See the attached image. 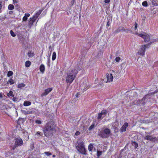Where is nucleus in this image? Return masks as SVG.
I'll use <instances>...</instances> for the list:
<instances>
[{
  "label": "nucleus",
  "instance_id": "41",
  "mask_svg": "<svg viewBox=\"0 0 158 158\" xmlns=\"http://www.w3.org/2000/svg\"><path fill=\"white\" fill-rule=\"evenodd\" d=\"M12 100L14 102H16L17 101L18 99L16 97H14L13 98Z\"/></svg>",
  "mask_w": 158,
  "mask_h": 158
},
{
  "label": "nucleus",
  "instance_id": "2",
  "mask_svg": "<svg viewBox=\"0 0 158 158\" xmlns=\"http://www.w3.org/2000/svg\"><path fill=\"white\" fill-rule=\"evenodd\" d=\"M54 124L52 121H50L46 124L43 130L45 136L49 137L53 135V131L55 129Z\"/></svg>",
  "mask_w": 158,
  "mask_h": 158
},
{
  "label": "nucleus",
  "instance_id": "59",
  "mask_svg": "<svg viewBox=\"0 0 158 158\" xmlns=\"http://www.w3.org/2000/svg\"><path fill=\"white\" fill-rule=\"evenodd\" d=\"M79 93H77L76 95V97H77L78 96V95L79 94H78Z\"/></svg>",
  "mask_w": 158,
  "mask_h": 158
},
{
  "label": "nucleus",
  "instance_id": "64",
  "mask_svg": "<svg viewBox=\"0 0 158 158\" xmlns=\"http://www.w3.org/2000/svg\"><path fill=\"white\" fill-rule=\"evenodd\" d=\"M142 105H144V103H143V104Z\"/></svg>",
  "mask_w": 158,
  "mask_h": 158
},
{
  "label": "nucleus",
  "instance_id": "31",
  "mask_svg": "<svg viewBox=\"0 0 158 158\" xmlns=\"http://www.w3.org/2000/svg\"><path fill=\"white\" fill-rule=\"evenodd\" d=\"M111 24V22L110 21V19H109L108 18L107 19V22L106 25V26H110Z\"/></svg>",
  "mask_w": 158,
  "mask_h": 158
},
{
  "label": "nucleus",
  "instance_id": "54",
  "mask_svg": "<svg viewBox=\"0 0 158 158\" xmlns=\"http://www.w3.org/2000/svg\"><path fill=\"white\" fill-rule=\"evenodd\" d=\"M13 2L14 3L17 2L16 1V0H13Z\"/></svg>",
  "mask_w": 158,
  "mask_h": 158
},
{
  "label": "nucleus",
  "instance_id": "42",
  "mask_svg": "<svg viewBox=\"0 0 158 158\" xmlns=\"http://www.w3.org/2000/svg\"><path fill=\"white\" fill-rule=\"evenodd\" d=\"M137 27H138V24L137 23L135 22V27H134L135 30H136Z\"/></svg>",
  "mask_w": 158,
  "mask_h": 158
},
{
  "label": "nucleus",
  "instance_id": "15",
  "mask_svg": "<svg viewBox=\"0 0 158 158\" xmlns=\"http://www.w3.org/2000/svg\"><path fill=\"white\" fill-rule=\"evenodd\" d=\"M43 11L42 10H39L38 12H36L35 15L33 16L35 17V18H37L41 13Z\"/></svg>",
  "mask_w": 158,
  "mask_h": 158
},
{
  "label": "nucleus",
  "instance_id": "18",
  "mask_svg": "<svg viewBox=\"0 0 158 158\" xmlns=\"http://www.w3.org/2000/svg\"><path fill=\"white\" fill-rule=\"evenodd\" d=\"M31 62L30 61L27 60L25 62V66L26 67H29L31 65Z\"/></svg>",
  "mask_w": 158,
  "mask_h": 158
},
{
  "label": "nucleus",
  "instance_id": "36",
  "mask_svg": "<svg viewBox=\"0 0 158 158\" xmlns=\"http://www.w3.org/2000/svg\"><path fill=\"white\" fill-rule=\"evenodd\" d=\"M44 153L47 156H50L52 155V153L49 152H45Z\"/></svg>",
  "mask_w": 158,
  "mask_h": 158
},
{
  "label": "nucleus",
  "instance_id": "33",
  "mask_svg": "<svg viewBox=\"0 0 158 158\" xmlns=\"http://www.w3.org/2000/svg\"><path fill=\"white\" fill-rule=\"evenodd\" d=\"M94 123H92L90 127H89L88 130L89 131H90L92 130L94 127Z\"/></svg>",
  "mask_w": 158,
  "mask_h": 158
},
{
  "label": "nucleus",
  "instance_id": "35",
  "mask_svg": "<svg viewBox=\"0 0 158 158\" xmlns=\"http://www.w3.org/2000/svg\"><path fill=\"white\" fill-rule=\"evenodd\" d=\"M35 123L37 124H40L42 123V121L40 120H36L35 121Z\"/></svg>",
  "mask_w": 158,
  "mask_h": 158
},
{
  "label": "nucleus",
  "instance_id": "25",
  "mask_svg": "<svg viewBox=\"0 0 158 158\" xmlns=\"http://www.w3.org/2000/svg\"><path fill=\"white\" fill-rule=\"evenodd\" d=\"M14 6L12 4H10L8 6V9L9 10H12L14 9Z\"/></svg>",
  "mask_w": 158,
  "mask_h": 158
},
{
  "label": "nucleus",
  "instance_id": "16",
  "mask_svg": "<svg viewBox=\"0 0 158 158\" xmlns=\"http://www.w3.org/2000/svg\"><path fill=\"white\" fill-rule=\"evenodd\" d=\"M152 5L153 6H158V1L157 0H152Z\"/></svg>",
  "mask_w": 158,
  "mask_h": 158
},
{
  "label": "nucleus",
  "instance_id": "39",
  "mask_svg": "<svg viewBox=\"0 0 158 158\" xmlns=\"http://www.w3.org/2000/svg\"><path fill=\"white\" fill-rule=\"evenodd\" d=\"M36 135H38L40 136H42L43 135V134L41 132L38 131L36 132Z\"/></svg>",
  "mask_w": 158,
  "mask_h": 158
},
{
  "label": "nucleus",
  "instance_id": "10",
  "mask_svg": "<svg viewBox=\"0 0 158 158\" xmlns=\"http://www.w3.org/2000/svg\"><path fill=\"white\" fill-rule=\"evenodd\" d=\"M52 88H48L45 90L44 92L41 95V97H43L44 96H46L48 95L51 91H52Z\"/></svg>",
  "mask_w": 158,
  "mask_h": 158
},
{
  "label": "nucleus",
  "instance_id": "63",
  "mask_svg": "<svg viewBox=\"0 0 158 158\" xmlns=\"http://www.w3.org/2000/svg\"><path fill=\"white\" fill-rule=\"evenodd\" d=\"M48 66H49V64H48Z\"/></svg>",
  "mask_w": 158,
  "mask_h": 158
},
{
  "label": "nucleus",
  "instance_id": "32",
  "mask_svg": "<svg viewBox=\"0 0 158 158\" xmlns=\"http://www.w3.org/2000/svg\"><path fill=\"white\" fill-rule=\"evenodd\" d=\"M23 113L25 114H29L32 113L31 111H24Z\"/></svg>",
  "mask_w": 158,
  "mask_h": 158
},
{
  "label": "nucleus",
  "instance_id": "13",
  "mask_svg": "<svg viewBox=\"0 0 158 158\" xmlns=\"http://www.w3.org/2000/svg\"><path fill=\"white\" fill-rule=\"evenodd\" d=\"M15 83L14 80L11 78H10L9 80L8 81L6 84V85H12Z\"/></svg>",
  "mask_w": 158,
  "mask_h": 158
},
{
  "label": "nucleus",
  "instance_id": "47",
  "mask_svg": "<svg viewBox=\"0 0 158 158\" xmlns=\"http://www.w3.org/2000/svg\"><path fill=\"white\" fill-rule=\"evenodd\" d=\"M80 134V132L79 131H77L75 133L76 135H78Z\"/></svg>",
  "mask_w": 158,
  "mask_h": 158
},
{
  "label": "nucleus",
  "instance_id": "51",
  "mask_svg": "<svg viewBox=\"0 0 158 158\" xmlns=\"http://www.w3.org/2000/svg\"><path fill=\"white\" fill-rule=\"evenodd\" d=\"M2 7V5H1V3H0V13L1 12H2V11L1 10Z\"/></svg>",
  "mask_w": 158,
  "mask_h": 158
},
{
  "label": "nucleus",
  "instance_id": "61",
  "mask_svg": "<svg viewBox=\"0 0 158 158\" xmlns=\"http://www.w3.org/2000/svg\"><path fill=\"white\" fill-rule=\"evenodd\" d=\"M21 118H19L18 119V121H19V120H21Z\"/></svg>",
  "mask_w": 158,
  "mask_h": 158
},
{
  "label": "nucleus",
  "instance_id": "37",
  "mask_svg": "<svg viewBox=\"0 0 158 158\" xmlns=\"http://www.w3.org/2000/svg\"><path fill=\"white\" fill-rule=\"evenodd\" d=\"M102 114L100 113H99L98 114V116L97 117V119L98 120L100 119H101V118H102Z\"/></svg>",
  "mask_w": 158,
  "mask_h": 158
},
{
  "label": "nucleus",
  "instance_id": "7",
  "mask_svg": "<svg viewBox=\"0 0 158 158\" xmlns=\"http://www.w3.org/2000/svg\"><path fill=\"white\" fill-rule=\"evenodd\" d=\"M15 140V144L16 146H20L23 144V141L20 137L16 138Z\"/></svg>",
  "mask_w": 158,
  "mask_h": 158
},
{
  "label": "nucleus",
  "instance_id": "30",
  "mask_svg": "<svg viewBox=\"0 0 158 158\" xmlns=\"http://www.w3.org/2000/svg\"><path fill=\"white\" fill-rule=\"evenodd\" d=\"M7 96L9 97L12 96L13 97L14 95L13 94V92L12 91H10L7 94Z\"/></svg>",
  "mask_w": 158,
  "mask_h": 158
},
{
  "label": "nucleus",
  "instance_id": "45",
  "mask_svg": "<svg viewBox=\"0 0 158 158\" xmlns=\"http://www.w3.org/2000/svg\"><path fill=\"white\" fill-rule=\"evenodd\" d=\"M24 16H26L27 18L30 16V15L29 13H25Z\"/></svg>",
  "mask_w": 158,
  "mask_h": 158
},
{
  "label": "nucleus",
  "instance_id": "24",
  "mask_svg": "<svg viewBox=\"0 0 158 158\" xmlns=\"http://www.w3.org/2000/svg\"><path fill=\"white\" fill-rule=\"evenodd\" d=\"M25 86V84L23 83L19 84L18 85V88H21L22 87H24Z\"/></svg>",
  "mask_w": 158,
  "mask_h": 158
},
{
  "label": "nucleus",
  "instance_id": "60",
  "mask_svg": "<svg viewBox=\"0 0 158 158\" xmlns=\"http://www.w3.org/2000/svg\"><path fill=\"white\" fill-rule=\"evenodd\" d=\"M49 49L50 48H51V46H50L49 47Z\"/></svg>",
  "mask_w": 158,
  "mask_h": 158
},
{
  "label": "nucleus",
  "instance_id": "43",
  "mask_svg": "<svg viewBox=\"0 0 158 158\" xmlns=\"http://www.w3.org/2000/svg\"><path fill=\"white\" fill-rule=\"evenodd\" d=\"M121 31H128V30H126L123 27H122L121 28Z\"/></svg>",
  "mask_w": 158,
  "mask_h": 158
},
{
  "label": "nucleus",
  "instance_id": "52",
  "mask_svg": "<svg viewBox=\"0 0 158 158\" xmlns=\"http://www.w3.org/2000/svg\"><path fill=\"white\" fill-rule=\"evenodd\" d=\"M146 99V98H145V97H144L143 99H141V100H140V102H141L143 100H145V99Z\"/></svg>",
  "mask_w": 158,
  "mask_h": 158
},
{
  "label": "nucleus",
  "instance_id": "27",
  "mask_svg": "<svg viewBox=\"0 0 158 158\" xmlns=\"http://www.w3.org/2000/svg\"><path fill=\"white\" fill-rule=\"evenodd\" d=\"M13 74V72L12 71H9L7 73V76L8 77H10L12 76Z\"/></svg>",
  "mask_w": 158,
  "mask_h": 158
},
{
  "label": "nucleus",
  "instance_id": "12",
  "mask_svg": "<svg viewBox=\"0 0 158 158\" xmlns=\"http://www.w3.org/2000/svg\"><path fill=\"white\" fill-rule=\"evenodd\" d=\"M107 82H110L113 81V77L112 74H107Z\"/></svg>",
  "mask_w": 158,
  "mask_h": 158
},
{
  "label": "nucleus",
  "instance_id": "5",
  "mask_svg": "<svg viewBox=\"0 0 158 158\" xmlns=\"http://www.w3.org/2000/svg\"><path fill=\"white\" fill-rule=\"evenodd\" d=\"M110 133V130L108 128H106L101 130L99 132V135L102 137L106 138Z\"/></svg>",
  "mask_w": 158,
  "mask_h": 158
},
{
  "label": "nucleus",
  "instance_id": "26",
  "mask_svg": "<svg viewBox=\"0 0 158 158\" xmlns=\"http://www.w3.org/2000/svg\"><path fill=\"white\" fill-rule=\"evenodd\" d=\"M107 111L106 110H102L100 113L102 114V115H106L107 113Z\"/></svg>",
  "mask_w": 158,
  "mask_h": 158
},
{
  "label": "nucleus",
  "instance_id": "29",
  "mask_svg": "<svg viewBox=\"0 0 158 158\" xmlns=\"http://www.w3.org/2000/svg\"><path fill=\"white\" fill-rule=\"evenodd\" d=\"M142 5L143 6L145 7H147L148 6L147 2L146 1L143 2L142 3Z\"/></svg>",
  "mask_w": 158,
  "mask_h": 158
},
{
  "label": "nucleus",
  "instance_id": "49",
  "mask_svg": "<svg viewBox=\"0 0 158 158\" xmlns=\"http://www.w3.org/2000/svg\"><path fill=\"white\" fill-rule=\"evenodd\" d=\"M18 146H16V145H15H15L12 148V149L13 150H14Z\"/></svg>",
  "mask_w": 158,
  "mask_h": 158
},
{
  "label": "nucleus",
  "instance_id": "11",
  "mask_svg": "<svg viewBox=\"0 0 158 158\" xmlns=\"http://www.w3.org/2000/svg\"><path fill=\"white\" fill-rule=\"evenodd\" d=\"M37 19L35 18V17L34 16L32 17H30L29 19L30 21L28 23V25L31 27L32 26Z\"/></svg>",
  "mask_w": 158,
  "mask_h": 158
},
{
  "label": "nucleus",
  "instance_id": "19",
  "mask_svg": "<svg viewBox=\"0 0 158 158\" xmlns=\"http://www.w3.org/2000/svg\"><path fill=\"white\" fill-rule=\"evenodd\" d=\"M93 148V145L92 143H90L88 146V149L89 151H92Z\"/></svg>",
  "mask_w": 158,
  "mask_h": 158
},
{
  "label": "nucleus",
  "instance_id": "58",
  "mask_svg": "<svg viewBox=\"0 0 158 158\" xmlns=\"http://www.w3.org/2000/svg\"><path fill=\"white\" fill-rule=\"evenodd\" d=\"M27 138L26 139H29V135H27Z\"/></svg>",
  "mask_w": 158,
  "mask_h": 158
},
{
  "label": "nucleus",
  "instance_id": "4",
  "mask_svg": "<svg viewBox=\"0 0 158 158\" xmlns=\"http://www.w3.org/2000/svg\"><path fill=\"white\" fill-rule=\"evenodd\" d=\"M135 34L143 39L144 41L145 42H148L150 40V38L149 35L145 32L142 31L141 33H139L136 31L135 32Z\"/></svg>",
  "mask_w": 158,
  "mask_h": 158
},
{
  "label": "nucleus",
  "instance_id": "55",
  "mask_svg": "<svg viewBox=\"0 0 158 158\" xmlns=\"http://www.w3.org/2000/svg\"><path fill=\"white\" fill-rule=\"evenodd\" d=\"M13 13V11H10L9 12V14H11Z\"/></svg>",
  "mask_w": 158,
  "mask_h": 158
},
{
  "label": "nucleus",
  "instance_id": "46",
  "mask_svg": "<svg viewBox=\"0 0 158 158\" xmlns=\"http://www.w3.org/2000/svg\"><path fill=\"white\" fill-rule=\"evenodd\" d=\"M76 0H71V4L72 6H73L74 3L75 2Z\"/></svg>",
  "mask_w": 158,
  "mask_h": 158
},
{
  "label": "nucleus",
  "instance_id": "50",
  "mask_svg": "<svg viewBox=\"0 0 158 158\" xmlns=\"http://www.w3.org/2000/svg\"><path fill=\"white\" fill-rule=\"evenodd\" d=\"M89 88H90L89 86H87V87H86V89L85 88L84 89H83V90L84 91H86L87 89Z\"/></svg>",
  "mask_w": 158,
  "mask_h": 158
},
{
  "label": "nucleus",
  "instance_id": "44",
  "mask_svg": "<svg viewBox=\"0 0 158 158\" xmlns=\"http://www.w3.org/2000/svg\"><path fill=\"white\" fill-rule=\"evenodd\" d=\"M27 18L26 16H24L23 18V21H26L27 20Z\"/></svg>",
  "mask_w": 158,
  "mask_h": 158
},
{
  "label": "nucleus",
  "instance_id": "48",
  "mask_svg": "<svg viewBox=\"0 0 158 158\" xmlns=\"http://www.w3.org/2000/svg\"><path fill=\"white\" fill-rule=\"evenodd\" d=\"M110 2V0H105L104 2L106 3H108Z\"/></svg>",
  "mask_w": 158,
  "mask_h": 158
},
{
  "label": "nucleus",
  "instance_id": "21",
  "mask_svg": "<svg viewBox=\"0 0 158 158\" xmlns=\"http://www.w3.org/2000/svg\"><path fill=\"white\" fill-rule=\"evenodd\" d=\"M102 152L101 151H99L98 150L97 151V158H99L100 156L102 154Z\"/></svg>",
  "mask_w": 158,
  "mask_h": 158
},
{
  "label": "nucleus",
  "instance_id": "14",
  "mask_svg": "<svg viewBox=\"0 0 158 158\" xmlns=\"http://www.w3.org/2000/svg\"><path fill=\"white\" fill-rule=\"evenodd\" d=\"M39 69L40 72L43 73L45 70V67L43 64H41L40 66Z\"/></svg>",
  "mask_w": 158,
  "mask_h": 158
},
{
  "label": "nucleus",
  "instance_id": "17",
  "mask_svg": "<svg viewBox=\"0 0 158 158\" xmlns=\"http://www.w3.org/2000/svg\"><path fill=\"white\" fill-rule=\"evenodd\" d=\"M31 104V102H30L25 101L23 103V105L24 106H28Z\"/></svg>",
  "mask_w": 158,
  "mask_h": 158
},
{
  "label": "nucleus",
  "instance_id": "22",
  "mask_svg": "<svg viewBox=\"0 0 158 158\" xmlns=\"http://www.w3.org/2000/svg\"><path fill=\"white\" fill-rule=\"evenodd\" d=\"M27 56L29 57H32L34 56V53L32 52L31 51H30L27 53Z\"/></svg>",
  "mask_w": 158,
  "mask_h": 158
},
{
  "label": "nucleus",
  "instance_id": "38",
  "mask_svg": "<svg viewBox=\"0 0 158 158\" xmlns=\"http://www.w3.org/2000/svg\"><path fill=\"white\" fill-rule=\"evenodd\" d=\"M115 60L116 62H119L121 60V58L119 57H117Z\"/></svg>",
  "mask_w": 158,
  "mask_h": 158
},
{
  "label": "nucleus",
  "instance_id": "28",
  "mask_svg": "<svg viewBox=\"0 0 158 158\" xmlns=\"http://www.w3.org/2000/svg\"><path fill=\"white\" fill-rule=\"evenodd\" d=\"M121 31V28L119 27L118 29H117L114 32L115 34H117L120 32Z\"/></svg>",
  "mask_w": 158,
  "mask_h": 158
},
{
  "label": "nucleus",
  "instance_id": "1",
  "mask_svg": "<svg viewBox=\"0 0 158 158\" xmlns=\"http://www.w3.org/2000/svg\"><path fill=\"white\" fill-rule=\"evenodd\" d=\"M81 70V67L77 65L73 69H70L67 73L65 77L67 83L71 84L75 78L78 71Z\"/></svg>",
  "mask_w": 158,
  "mask_h": 158
},
{
  "label": "nucleus",
  "instance_id": "34",
  "mask_svg": "<svg viewBox=\"0 0 158 158\" xmlns=\"http://www.w3.org/2000/svg\"><path fill=\"white\" fill-rule=\"evenodd\" d=\"M10 34L12 37H14L16 36V35L15 33L12 30L10 31Z\"/></svg>",
  "mask_w": 158,
  "mask_h": 158
},
{
  "label": "nucleus",
  "instance_id": "62",
  "mask_svg": "<svg viewBox=\"0 0 158 158\" xmlns=\"http://www.w3.org/2000/svg\"><path fill=\"white\" fill-rule=\"evenodd\" d=\"M49 61H50V60H48V63H49H49H50V62H49Z\"/></svg>",
  "mask_w": 158,
  "mask_h": 158
},
{
  "label": "nucleus",
  "instance_id": "40",
  "mask_svg": "<svg viewBox=\"0 0 158 158\" xmlns=\"http://www.w3.org/2000/svg\"><path fill=\"white\" fill-rule=\"evenodd\" d=\"M118 132V128L117 127H115L114 129V133H117Z\"/></svg>",
  "mask_w": 158,
  "mask_h": 158
},
{
  "label": "nucleus",
  "instance_id": "53",
  "mask_svg": "<svg viewBox=\"0 0 158 158\" xmlns=\"http://www.w3.org/2000/svg\"><path fill=\"white\" fill-rule=\"evenodd\" d=\"M154 65H158V62H155Z\"/></svg>",
  "mask_w": 158,
  "mask_h": 158
},
{
  "label": "nucleus",
  "instance_id": "9",
  "mask_svg": "<svg viewBox=\"0 0 158 158\" xmlns=\"http://www.w3.org/2000/svg\"><path fill=\"white\" fill-rule=\"evenodd\" d=\"M128 126V123H125L120 128L119 131L121 133L125 132L126 131L127 128Z\"/></svg>",
  "mask_w": 158,
  "mask_h": 158
},
{
  "label": "nucleus",
  "instance_id": "23",
  "mask_svg": "<svg viewBox=\"0 0 158 158\" xmlns=\"http://www.w3.org/2000/svg\"><path fill=\"white\" fill-rule=\"evenodd\" d=\"M56 58V53L55 52H54L53 53L52 56V60L54 61L55 60Z\"/></svg>",
  "mask_w": 158,
  "mask_h": 158
},
{
  "label": "nucleus",
  "instance_id": "3",
  "mask_svg": "<svg viewBox=\"0 0 158 158\" xmlns=\"http://www.w3.org/2000/svg\"><path fill=\"white\" fill-rule=\"evenodd\" d=\"M77 150L81 154L86 155L87 150L85 148V145L83 142H80L78 143V145L76 146Z\"/></svg>",
  "mask_w": 158,
  "mask_h": 158
},
{
  "label": "nucleus",
  "instance_id": "57",
  "mask_svg": "<svg viewBox=\"0 0 158 158\" xmlns=\"http://www.w3.org/2000/svg\"><path fill=\"white\" fill-rule=\"evenodd\" d=\"M52 156L53 157H56V155H53Z\"/></svg>",
  "mask_w": 158,
  "mask_h": 158
},
{
  "label": "nucleus",
  "instance_id": "56",
  "mask_svg": "<svg viewBox=\"0 0 158 158\" xmlns=\"http://www.w3.org/2000/svg\"><path fill=\"white\" fill-rule=\"evenodd\" d=\"M2 94L0 93V98H2Z\"/></svg>",
  "mask_w": 158,
  "mask_h": 158
},
{
  "label": "nucleus",
  "instance_id": "6",
  "mask_svg": "<svg viewBox=\"0 0 158 158\" xmlns=\"http://www.w3.org/2000/svg\"><path fill=\"white\" fill-rule=\"evenodd\" d=\"M151 43H152L151 42L148 44L147 45V47L146 46V45L144 44L142 45L140 48L138 52V54L142 56H144L145 54V51L146 48L148 46L150 45Z\"/></svg>",
  "mask_w": 158,
  "mask_h": 158
},
{
  "label": "nucleus",
  "instance_id": "8",
  "mask_svg": "<svg viewBox=\"0 0 158 158\" xmlns=\"http://www.w3.org/2000/svg\"><path fill=\"white\" fill-rule=\"evenodd\" d=\"M145 139L149 140L151 141H154L155 142L156 140H158V138H156L155 137H152V135H147L144 137Z\"/></svg>",
  "mask_w": 158,
  "mask_h": 158
},
{
  "label": "nucleus",
  "instance_id": "20",
  "mask_svg": "<svg viewBox=\"0 0 158 158\" xmlns=\"http://www.w3.org/2000/svg\"><path fill=\"white\" fill-rule=\"evenodd\" d=\"M132 144L134 146V148L135 149L137 148L138 147V144L135 141H132Z\"/></svg>",
  "mask_w": 158,
  "mask_h": 158
}]
</instances>
